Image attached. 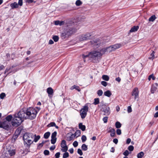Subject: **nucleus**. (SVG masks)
<instances>
[{
    "mask_svg": "<svg viewBox=\"0 0 158 158\" xmlns=\"http://www.w3.org/2000/svg\"><path fill=\"white\" fill-rule=\"evenodd\" d=\"M61 149V151L63 152H66L68 150V147L67 146L63 147Z\"/></svg>",
    "mask_w": 158,
    "mask_h": 158,
    "instance_id": "f704fd0d",
    "label": "nucleus"
},
{
    "mask_svg": "<svg viewBox=\"0 0 158 158\" xmlns=\"http://www.w3.org/2000/svg\"><path fill=\"white\" fill-rule=\"evenodd\" d=\"M82 4V2L80 0H77L75 2V4L77 6H80Z\"/></svg>",
    "mask_w": 158,
    "mask_h": 158,
    "instance_id": "c85d7f7f",
    "label": "nucleus"
},
{
    "mask_svg": "<svg viewBox=\"0 0 158 158\" xmlns=\"http://www.w3.org/2000/svg\"><path fill=\"white\" fill-rule=\"evenodd\" d=\"M118 139L116 138L114 139L113 140V142L115 144H117L118 143Z\"/></svg>",
    "mask_w": 158,
    "mask_h": 158,
    "instance_id": "e2e57ef3",
    "label": "nucleus"
},
{
    "mask_svg": "<svg viewBox=\"0 0 158 158\" xmlns=\"http://www.w3.org/2000/svg\"><path fill=\"white\" fill-rule=\"evenodd\" d=\"M75 32V30L74 28H68L61 33V38L62 39L67 38Z\"/></svg>",
    "mask_w": 158,
    "mask_h": 158,
    "instance_id": "20e7f679",
    "label": "nucleus"
},
{
    "mask_svg": "<svg viewBox=\"0 0 158 158\" xmlns=\"http://www.w3.org/2000/svg\"><path fill=\"white\" fill-rule=\"evenodd\" d=\"M77 153L79 154L80 156H82L83 155V153L81 151V150L79 148L77 149Z\"/></svg>",
    "mask_w": 158,
    "mask_h": 158,
    "instance_id": "09e8293b",
    "label": "nucleus"
},
{
    "mask_svg": "<svg viewBox=\"0 0 158 158\" xmlns=\"http://www.w3.org/2000/svg\"><path fill=\"white\" fill-rule=\"evenodd\" d=\"M59 39V38L58 36L55 35L53 36V37H52V39L55 42L58 41Z\"/></svg>",
    "mask_w": 158,
    "mask_h": 158,
    "instance_id": "4c0bfd02",
    "label": "nucleus"
},
{
    "mask_svg": "<svg viewBox=\"0 0 158 158\" xmlns=\"http://www.w3.org/2000/svg\"><path fill=\"white\" fill-rule=\"evenodd\" d=\"M102 56L101 53L99 52L94 51L89 52V59L92 60L94 62L98 61V57Z\"/></svg>",
    "mask_w": 158,
    "mask_h": 158,
    "instance_id": "39448f33",
    "label": "nucleus"
},
{
    "mask_svg": "<svg viewBox=\"0 0 158 158\" xmlns=\"http://www.w3.org/2000/svg\"><path fill=\"white\" fill-rule=\"evenodd\" d=\"M56 138H51V143L52 144H54L56 142Z\"/></svg>",
    "mask_w": 158,
    "mask_h": 158,
    "instance_id": "37998d69",
    "label": "nucleus"
},
{
    "mask_svg": "<svg viewBox=\"0 0 158 158\" xmlns=\"http://www.w3.org/2000/svg\"><path fill=\"white\" fill-rule=\"evenodd\" d=\"M116 133L118 135H120L121 134V130L119 129H117L116 130Z\"/></svg>",
    "mask_w": 158,
    "mask_h": 158,
    "instance_id": "5fc2aeb1",
    "label": "nucleus"
},
{
    "mask_svg": "<svg viewBox=\"0 0 158 158\" xmlns=\"http://www.w3.org/2000/svg\"><path fill=\"white\" fill-rule=\"evenodd\" d=\"M131 142V139L130 138H128L126 141V143L129 144Z\"/></svg>",
    "mask_w": 158,
    "mask_h": 158,
    "instance_id": "0e129e2a",
    "label": "nucleus"
},
{
    "mask_svg": "<svg viewBox=\"0 0 158 158\" xmlns=\"http://www.w3.org/2000/svg\"><path fill=\"white\" fill-rule=\"evenodd\" d=\"M10 124V123L5 120L1 122V127L8 130L9 129Z\"/></svg>",
    "mask_w": 158,
    "mask_h": 158,
    "instance_id": "1a4fd4ad",
    "label": "nucleus"
},
{
    "mask_svg": "<svg viewBox=\"0 0 158 158\" xmlns=\"http://www.w3.org/2000/svg\"><path fill=\"white\" fill-rule=\"evenodd\" d=\"M81 140L83 143L85 142L86 140V136L84 135H82L81 137Z\"/></svg>",
    "mask_w": 158,
    "mask_h": 158,
    "instance_id": "c03bdc74",
    "label": "nucleus"
},
{
    "mask_svg": "<svg viewBox=\"0 0 158 158\" xmlns=\"http://www.w3.org/2000/svg\"><path fill=\"white\" fill-rule=\"evenodd\" d=\"M139 28V26H134L131 28L130 30V32H133L137 31Z\"/></svg>",
    "mask_w": 158,
    "mask_h": 158,
    "instance_id": "f8f14e48",
    "label": "nucleus"
},
{
    "mask_svg": "<svg viewBox=\"0 0 158 158\" xmlns=\"http://www.w3.org/2000/svg\"><path fill=\"white\" fill-rule=\"evenodd\" d=\"M88 110V107L87 105L85 106L81 109L80 111V114L82 118L83 119L85 118Z\"/></svg>",
    "mask_w": 158,
    "mask_h": 158,
    "instance_id": "6e6552de",
    "label": "nucleus"
},
{
    "mask_svg": "<svg viewBox=\"0 0 158 158\" xmlns=\"http://www.w3.org/2000/svg\"><path fill=\"white\" fill-rule=\"evenodd\" d=\"M121 124L119 122H117L115 124L116 127L117 128H120L121 126Z\"/></svg>",
    "mask_w": 158,
    "mask_h": 158,
    "instance_id": "72a5a7b5",
    "label": "nucleus"
},
{
    "mask_svg": "<svg viewBox=\"0 0 158 158\" xmlns=\"http://www.w3.org/2000/svg\"><path fill=\"white\" fill-rule=\"evenodd\" d=\"M63 155V158H67L69 156V154L68 152H65Z\"/></svg>",
    "mask_w": 158,
    "mask_h": 158,
    "instance_id": "ea45409f",
    "label": "nucleus"
},
{
    "mask_svg": "<svg viewBox=\"0 0 158 158\" xmlns=\"http://www.w3.org/2000/svg\"><path fill=\"white\" fill-rule=\"evenodd\" d=\"M19 5L16 2H14L10 4V6L12 9L17 8L18 7Z\"/></svg>",
    "mask_w": 158,
    "mask_h": 158,
    "instance_id": "2eb2a0df",
    "label": "nucleus"
},
{
    "mask_svg": "<svg viewBox=\"0 0 158 158\" xmlns=\"http://www.w3.org/2000/svg\"><path fill=\"white\" fill-rule=\"evenodd\" d=\"M60 152H58L55 154V158H59L60 157Z\"/></svg>",
    "mask_w": 158,
    "mask_h": 158,
    "instance_id": "13d9d810",
    "label": "nucleus"
},
{
    "mask_svg": "<svg viewBox=\"0 0 158 158\" xmlns=\"http://www.w3.org/2000/svg\"><path fill=\"white\" fill-rule=\"evenodd\" d=\"M20 112V110L17 114H15L14 115V117L11 122L12 124L14 127H17L20 125L23 121L22 119V118H23V117H22L21 115L19 114Z\"/></svg>",
    "mask_w": 158,
    "mask_h": 158,
    "instance_id": "7ed1b4c3",
    "label": "nucleus"
},
{
    "mask_svg": "<svg viewBox=\"0 0 158 158\" xmlns=\"http://www.w3.org/2000/svg\"><path fill=\"white\" fill-rule=\"evenodd\" d=\"M130 153L127 150H126L123 153V155L125 156H127L129 155Z\"/></svg>",
    "mask_w": 158,
    "mask_h": 158,
    "instance_id": "de8ad7c7",
    "label": "nucleus"
},
{
    "mask_svg": "<svg viewBox=\"0 0 158 158\" xmlns=\"http://www.w3.org/2000/svg\"><path fill=\"white\" fill-rule=\"evenodd\" d=\"M106 52H107V47L106 48H102V49L100 50V52L101 53V54L102 55V54H104Z\"/></svg>",
    "mask_w": 158,
    "mask_h": 158,
    "instance_id": "c756f323",
    "label": "nucleus"
},
{
    "mask_svg": "<svg viewBox=\"0 0 158 158\" xmlns=\"http://www.w3.org/2000/svg\"><path fill=\"white\" fill-rule=\"evenodd\" d=\"M89 54H88L85 56L84 55H82V57H83V58L84 59V61H85V59L86 58L88 57H89Z\"/></svg>",
    "mask_w": 158,
    "mask_h": 158,
    "instance_id": "680f3d73",
    "label": "nucleus"
},
{
    "mask_svg": "<svg viewBox=\"0 0 158 158\" xmlns=\"http://www.w3.org/2000/svg\"><path fill=\"white\" fill-rule=\"evenodd\" d=\"M102 106L101 111L103 113V114L104 115H109L110 113V108L104 104L102 105Z\"/></svg>",
    "mask_w": 158,
    "mask_h": 158,
    "instance_id": "0eeeda50",
    "label": "nucleus"
},
{
    "mask_svg": "<svg viewBox=\"0 0 158 158\" xmlns=\"http://www.w3.org/2000/svg\"><path fill=\"white\" fill-rule=\"evenodd\" d=\"M5 96V94L4 93H2L0 94V98L1 99H3Z\"/></svg>",
    "mask_w": 158,
    "mask_h": 158,
    "instance_id": "3c124183",
    "label": "nucleus"
},
{
    "mask_svg": "<svg viewBox=\"0 0 158 158\" xmlns=\"http://www.w3.org/2000/svg\"><path fill=\"white\" fill-rule=\"evenodd\" d=\"M19 113L23 118L32 120L36 117L37 111L35 108L30 107L25 110H21Z\"/></svg>",
    "mask_w": 158,
    "mask_h": 158,
    "instance_id": "f257e3e1",
    "label": "nucleus"
},
{
    "mask_svg": "<svg viewBox=\"0 0 158 158\" xmlns=\"http://www.w3.org/2000/svg\"><path fill=\"white\" fill-rule=\"evenodd\" d=\"M104 94L105 96L109 97L111 96V93L110 90H108L105 92L104 93Z\"/></svg>",
    "mask_w": 158,
    "mask_h": 158,
    "instance_id": "6ab92c4d",
    "label": "nucleus"
},
{
    "mask_svg": "<svg viewBox=\"0 0 158 158\" xmlns=\"http://www.w3.org/2000/svg\"><path fill=\"white\" fill-rule=\"evenodd\" d=\"M81 134V131L79 130H78L75 133L73 134L74 136H76L77 137H78Z\"/></svg>",
    "mask_w": 158,
    "mask_h": 158,
    "instance_id": "a878e982",
    "label": "nucleus"
},
{
    "mask_svg": "<svg viewBox=\"0 0 158 158\" xmlns=\"http://www.w3.org/2000/svg\"><path fill=\"white\" fill-rule=\"evenodd\" d=\"M132 110L131 108V106H128V108H127L128 112L129 113L131 112H132Z\"/></svg>",
    "mask_w": 158,
    "mask_h": 158,
    "instance_id": "4d7b16f0",
    "label": "nucleus"
},
{
    "mask_svg": "<svg viewBox=\"0 0 158 158\" xmlns=\"http://www.w3.org/2000/svg\"><path fill=\"white\" fill-rule=\"evenodd\" d=\"M97 94L98 96H101L103 94V91L101 90H99L98 91Z\"/></svg>",
    "mask_w": 158,
    "mask_h": 158,
    "instance_id": "79ce46f5",
    "label": "nucleus"
},
{
    "mask_svg": "<svg viewBox=\"0 0 158 158\" xmlns=\"http://www.w3.org/2000/svg\"><path fill=\"white\" fill-rule=\"evenodd\" d=\"M60 21H55V24L56 25H59L60 24Z\"/></svg>",
    "mask_w": 158,
    "mask_h": 158,
    "instance_id": "774afa93",
    "label": "nucleus"
},
{
    "mask_svg": "<svg viewBox=\"0 0 158 158\" xmlns=\"http://www.w3.org/2000/svg\"><path fill=\"white\" fill-rule=\"evenodd\" d=\"M154 53L155 52L154 51H153L152 53L150 54V56H151V57H149V58L150 59L153 60L155 58Z\"/></svg>",
    "mask_w": 158,
    "mask_h": 158,
    "instance_id": "58836bf2",
    "label": "nucleus"
},
{
    "mask_svg": "<svg viewBox=\"0 0 158 158\" xmlns=\"http://www.w3.org/2000/svg\"><path fill=\"white\" fill-rule=\"evenodd\" d=\"M12 116L11 115H10L7 116H6V118L5 119L6 120L5 121H7L8 122L10 123V122L11 121V119L12 118Z\"/></svg>",
    "mask_w": 158,
    "mask_h": 158,
    "instance_id": "f3484780",
    "label": "nucleus"
},
{
    "mask_svg": "<svg viewBox=\"0 0 158 158\" xmlns=\"http://www.w3.org/2000/svg\"><path fill=\"white\" fill-rule=\"evenodd\" d=\"M73 145L74 147H77L78 145V143L77 142V141H75L73 143Z\"/></svg>",
    "mask_w": 158,
    "mask_h": 158,
    "instance_id": "6e6d98bb",
    "label": "nucleus"
},
{
    "mask_svg": "<svg viewBox=\"0 0 158 158\" xmlns=\"http://www.w3.org/2000/svg\"><path fill=\"white\" fill-rule=\"evenodd\" d=\"M102 78L103 80L106 81H108L109 79V76L106 75H103L102 76Z\"/></svg>",
    "mask_w": 158,
    "mask_h": 158,
    "instance_id": "bb28decb",
    "label": "nucleus"
},
{
    "mask_svg": "<svg viewBox=\"0 0 158 158\" xmlns=\"http://www.w3.org/2000/svg\"><path fill=\"white\" fill-rule=\"evenodd\" d=\"M94 104L95 105L98 104L99 103V99L98 98H95L94 99Z\"/></svg>",
    "mask_w": 158,
    "mask_h": 158,
    "instance_id": "c9c22d12",
    "label": "nucleus"
},
{
    "mask_svg": "<svg viewBox=\"0 0 158 158\" xmlns=\"http://www.w3.org/2000/svg\"><path fill=\"white\" fill-rule=\"evenodd\" d=\"M47 141H43L41 143L39 144V147H42L43 146V145Z\"/></svg>",
    "mask_w": 158,
    "mask_h": 158,
    "instance_id": "052dcab7",
    "label": "nucleus"
},
{
    "mask_svg": "<svg viewBox=\"0 0 158 158\" xmlns=\"http://www.w3.org/2000/svg\"><path fill=\"white\" fill-rule=\"evenodd\" d=\"M108 119V117H105L103 118V121L104 123H106L107 122Z\"/></svg>",
    "mask_w": 158,
    "mask_h": 158,
    "instance_id": "864d4df0",
    "label": "nucleus"
},
{
    "mask_svg": "<svg viewBox=\"0 0 158 158\" xmlns=\"http://www.w3.org/2000/svg\"><path fill=\"white\" fill-rule=\"evenodd\" d=\"M69 152L71 154H72L73 152V148H71L69 150Z\"/></svg>",
    "mask_w": 158,
    "mask_h": 158,
    "instance_id": "338daca9",
    "label": "nucleus"
},
{
    "mask_svg": "<svg viewBox=\"0 0 158 158\" xmlns=\"http://www.w3.org/2000/svg\"><path fill=\"white\" fill-rule=\"evenodd\" d=\"M47 92L49 95H52L53 90L51 87H49L47 89Z\"/></svg>",
    "mask_w": 158,
    "mask_h": 158,
    "instance_id": "aec40b11",
    "label": "nucleus"
},
{
    "mask_svg": "<svg viewBox=\"0 0 158 158\" xmlns=\"http://www.w3.org/2000/svg\"><path fill=\"white\" fill-rule=\"evenodd\" d=\"M79 128L80 129H81L82 131H85V126L83 125L81 123H80L79 124Z\"/></svg>",
    "mask_w": 158,
    "mask_h": 158,
    "instance_id": "dca6fc26",
    "label": "nucleus"
},
{
    "mask_svg": "<svg viewBox=\"0 0 158 158\" xmlns=\"http://www.w3.org/2000/svg\"><path fill=\"white\" fill-rule=\"evenodd\" d=\"M113 46L112 45L107 47V52L110 53L112 51H114Z\"/></svg>",
    "mask_w": 158,
    "mask_h": 158,
    "instance_id": "412c9836",
    "label": "nucleus"
},
{
    "mask_svg": "<svg viewBox=\"0 0 158 158\" xmlns=\"http://www.w3.org/2000/svg\"><path fill=\"white\" fill-rule=\"evenodd\" d=\"M101 84L102 85L105 87L106 86L107 84V82L104 81H102L101 82Z\"/></svg>",
    "mask_w": 158,
    "mask_h": 158,
    "instance_id": "8fccbe9b",
    "label": "nucleus"
},
{
    "mask_svg": "<svg viewBox=\"0 0 158 158\" xmlns=\"http://www.w3.org/2000/svg\"><path fill=\"white\" fill-rule=\"evenodd\" d=\"M57 135V132L56 131H54L53 132L51 135V138H56V136Z\"/></svg>",
    "mask_w": 158,
    "mask_h": 158,
    "instance_id": "a18cd8bd",
    "label": "nucleus"
},
{
    "mask_svg": "<svg viewBox=\"0 0 158 158\" xmlns=\"http://www.w3.org/2000/svg\"><path fill=\"white\" fill-rule=\"evenodd\" d=\"M55 125V123L54 122H51L50 123L48 124L47 127H53Z\"/></svg>",
    "mask_w": 158,
    "mask_h": 158,
    "instance_id": "a19ab883",
    "label": "nucleus"
},
{
    "mask_svg": "<svg viewBox=\"0 0 158 158\" xmlns=\"http://www.w3.org/2000/svg\"><path fill=\"white\" fill-rule=\"evenodd\" d=\"M134 147L133 146L130 145L129 146L128 148V150L130 151H132L134 150Z\"/></svg>",
    "mask_w": 158,
    "mask_h": 158,
    "instance_id": "49530a36",
    "label": "nucleus"
},
{
    "mask_svg": "<svg viewBox=\"0 0 158 158\" xmlns=\"http://www.w3.org/2000/svg\"><path fill=\"white\" fill-rule=\"evenodd\" d=\"M34 140H33V141H34L35 142H36L40 139V136L39 135L37 136H36V135H34Z\"/></svg>",
    "mask_w": 158,
    "mask_h": 158,
    "instance_id": "b1692460",
    "label": "nucleus"
},
{
    "mask_svg": "<svg viewBox=\"0 0 158 158\" xmlns=\"http://www.w3.org/2000/svg\"><path fill=\"white\" fill-rule=\"evenodd\" d=\"M8 152L10 156H13L15 154V150H9Z\"/></svg>",
    "mask_w": 158,
    "mask_h": 158,
    "instance_id": "5701e85b",
    "label": "nucleus"
},
{
    "mask_svg": "<svg viewBox=\"0 0 158 158\" xmlns=\"http://www.w3.org/2000/svg\"><path fill=\"white\" fill-rule=\"evenodd\" d=\"M81 149L84 151H86L88 149V146L85 144H83L81 146Z\"/></svg>",
    "mask_w": 158,
    "mask_h": 158,
    "instance_id": "393cba45",
    "label": "nucleus"
},
{
    "mask_svg": "<svg viewBox=\"0 0 158 158\" xmlns=\"http://www.w3.org/2000/svg\"><path fill=\"white\" fill-rule=\"evenodd\" d=\"M144 155V153L143 152H141L138 154L137 157L138 158H142Z\"/></svg>",
    "mask_w": 158,
    "mask_h": 158,
    "instance_id": "7c9ffc66",
    "label": "nucleus"
},
{
    "mask_svg": "<svg viewBox=\"0 0 158 158\" xmlns=\"http://www.w3.org/2000/svg\"><path fill=\"white\" fill-rule=\"evenodd\" d=\"M109 130L108 132H110V135L111 137H114L115 134V129L112 128L111 127L109 128Z\"/></svg>",
    "mask_w": 158,
    "mask_h": 158,
    "instance_id": "9b49d317",
    "label": "nucleus"
},
{
    "mask_svg": "<svg viewBox=\"0 0 158 158\" xmlns=\"http://www.w3.org/2000/svg\"><path fill=\"white\" fill-rule=\"evenodd\" d=\"M88 36L86 35H82L80 38V41L86 40L88 39Z\"/></svg>",
    "mask_w": 158,
    "mask_h": 158,
    "instance_id": "ddd939ff",
    "label": "nucleus"
},
{
    "mask_svg": "<svg viewBox=\"0 0 158 158\" xmlns=\"http://www.w3.org/2000/svg\"><path fill=\"white\" fill-rule=\"evenodd\" d=\"M55 148H56V147H55V146H54V145L50 147V149L51 150H54L55 149Z\"/></svg>",
    "mask_w": 158,
    "mask_h": 158,
    "instance_id": "69168bd1",
    "label": "nucleus"
},
{
    "mask_svg": "<svg viewBox=\"0 0 158 158\" xmlns=\"http://www.w3.org/2000/svg\"><path fill=\"white\" fill-rule=\"evenodd\" d=\"M19 5L21 6L23 5V0H19L18 3Z\"/></svg>",
    "mask_w": 158,
    "mask_h": 158,
    "instance_id": "bf43d9fd",
    "label": "nucleus"
},
{
    "mask_svg": "<svg viewBox=\"0 0 158 158\" xmlns=\"http://www.w3.org/2000/svg\"><path fill=\"white\" fill-rule=\"evenodd\" d=\"M108 41L105 39V40H91L89 42L91 45H93V46L97 48L101 45Z\"/></svg>",
    "mask_w": 158,
    "mask_h": 158,
    "instance_id": "423d86ee",
    "label": "nucleus"
},
{
    "mask_svg": "<svg viewBox=\"0 0 158 158\" xmlns=\"http://www.w3.org/2000/svg\"><path fill=\"white\" fill-rule=\"evenodd\" d=\"M74 89H76L78 91H81V89H80L79 86L76 85H74L73 86L71 87L70 88V89L71 90H73Z\"/></svg>",
    "mask_w": 158,
    "mask_h": 158,
    "instance_id": "a211bd4d",
    "label": "nucleus"
},
{
    "mask_svg": "<svg viewBox=\"0 0 158 158\" xmlns=\"http://www.w3.org/2000/svg\"><path fill=\"white\" fill-rule=\"evenodd\" d=\"M114 48V50L115 51L116 50L121 48L122 47V45L120 44H117L112 45Z\"/></svg>",
    "mask_w": 158,
    "mask_h": 158,
    "instance_id": "4468645a",
    "label": "nucleus"
},
{
    "mask_svg": "<svg viewBox=\"0 0 158 158\" xmlns=\"http://www.w3.org/2000/svg\"><path fill=\"white\" fill-rule=\"evenodd\" d=\"M151 78L153 80H155V77L154 76L153 74H152L149 76L148 77V80L150 81L151 80Z\"/></svg>",
    "mask_w": 158,
    "mask_h": 158,
    "instance_id": "e433bc0d",
    "label": "nucleus"
},
{
    "mask_svg": "<svg viewBox=\"0 0 158 158\" xmlns=\"http://www.w3.org/2000/svg\"><path fill=\"white\" fill-rule=\"evenodd\" d=\"M34 135L31 133H26L23 136L24 145L29 148L33 142Z\"/></svg>",
    "mask_w": 158,
    "mask_h": 158,
    "instance_id": "f03ea898",
    "label": "nucleus"
},
{
    "mask_svg": "<svg viewBox=\"0 0 158 158\" xmlns=\"http://www.w3.org/2000/svg\"><path fill=\"white\" fill-rule=\"evenodd\" d=\"M50 134V133L49 132L45 133L44 135V138L47 139L48 138Z\"/></svg>",
    "mask_w": 158,
    "mask_h": 158,
    "instance_id": "2f4dec72",
    "label": "nucleus"
},
{
    "mask_svg": "<svg viewBox=\"0 0 158 158\" xmlns=\"http://www.w3.org/2000/svg\"><path fill=\"white\" fill-rule=\"evenodd\" d=\"M156 19V17L155 15H152L149 19V21L150 22H153Z\"/></svg>",
    "mask_w": 158,
    "mask_h": 158,
    "instance_id": "cd10ccee",
    "label": "nucleus"
},
{
    "mask_svg": "<svg viewBox=\"0 0 158 158\" xmlns=\"http://www.w3.org/2000/svg\"><path fill=\"white\" fill-rule=\"evenodd\" d=\"M157 89V87L153 85L151 87V91L152 94H154Z\"/></svg>",
    "mask_w": 158,
    "mask_h": 158,
    "instance_id": "4be33fe9",
    "label": "nucleus"
},
{
    "mask_svg": "<svg viewBox=\"0 0 158 158\" xmlns=\"http://www.w3.org/2000/svg\"><path fill=\"white\" fill-rule=\"evenodd\" d=\"M67 146L66 145V142L64 140H63L61 141L60 143V146L61 147H63Z\"/></svg>",
    "mask_w": 158,
    "mask_h": 158,
    "instance_id": "473e14b6",
    "label": "nucleus"
},
{
    "mask_svg": "<svg viewBox=\"0 0 158 158\" xmlns=\"http://www.w3.org/2000/svg\"><path fill=\"white\" fill-rule=\"evenodd\" d=\"M139 91L138 88L135 87L134 89L132 92L131 95L132 96H135V100L139 97Z\"/></svg>",
    "mask_w": 158,
    "mask_h": 158,
    "instance_id": "9d476101",
    "label": "nucleus"
},
{
    "mask_svg": "<svg viewBox=\"0 0 158 158\" xmlns=\"http://www.w3.org/2000/svg\"><path fill=\"white\" fill-rule=\"evenodd\" d=\"M49 153V152L48 150H45L44 151V154L45 155H48Z\"/></svg>",
    "mask_w": 158,
    "mask_h": 158,
    "instance_id": "603ef678",
    "label": "nucleus"
}]
</instances>
